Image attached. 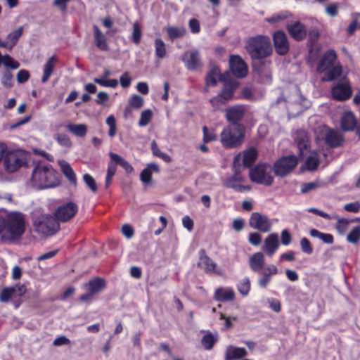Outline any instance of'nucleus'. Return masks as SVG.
Returning <instances> with one entry per match:
<instances>
[{
	"label": "nucleus",
	"instance_id": "2f4dec72",
	"mask_svg": "<svg viewBox=\"0 0 360 360\" xmlns=\"http://www.w3.org/2000/svg\"><path fill=\"white\" fill-rule=\"evenodd\" d=\"M66 129L78 137H84L87 132V127L84 124H68Z\"/></svg>",
	"mask_w": 360,
	"mask_h": 360
},
{
	"label": "nucleus",
	"instance_id": "393cba45",
	"mask_svg": "<svg viewBox=\"0 0 360 360\" xmlns=\"http://www.w3.org/2000/svg\"><path fill=\"white\" fill-rule=\"evenodd\" d=\"M94 43L96 47L103 51L109 50V46L107 42V37L97 25L93 26Z\"/></svg>",
	"mask_w": 360,
	"mask_h": 360
},
{
	"label": "nucleus",
	"instance_id": "2eb2a0df",
	"mask_svg": "<svg viewBox=\"0 0 360 360\" xmlns=\"http://www.w3.org/2000/svg\"><path fill=\"white\" fill-rule=\"evenodd\" d=\"M273 41L276 53L281 56L285 55L290 49L288 37L283 31L278 30L273 34Z\"/></svg>",
	"mask_w": 360,
	"mask_h": 360
},
{
	"label": "nucleus",
	"instance_id": "338daca9",
	"mask_svg": "<svg viewBox=\"0 0 360 360\" xmlns=\"http://www.w3.org/2000/svg\"><path fill=\"white\" fill-rule=\"evenodd\" d=\"M151 176L152 173L149 168H148L147 167L141 172L140 174V179L141 181L145 184H147L150 182Z\"/></svg>",
	"mask_w": 360,
	"mask_h": 360
},
{
	"label": "nucleus",
	"instance_id": "473e14b6",
	"mask_svg": "<svg viewBox=\"0 0 360 360\" xmlns=\"http://www.w3.org/2000/svg\"><path fill=\"white\" fill-rule=\"evenodd\" d=\"M109 156L115 164L120 165L127 173H131L133 172L134 169L132 166L120 155L112 152H110Z\"/></svg>",
	"mask_w": 360,
	"mask_h": 360
},
{
	"label": "nucleus",
	"instance_id": "e433bc0d",
	"mask_svg": "<svg viewBox=\"0 0 360 360\" xmlns=\"http://www.w3.org/2000/svg\"><path fill=\"white\" fill-rule=\"evenodd\" d=\"M319 163V157L316 151L311 152L305 161L306 167L310 171L316 169Z\"/></svg>",
	"mask_w": 360,
	"mask_h": 360
},
{
	"label": "nucleus",
	"instance_id": "6ab92c4d",
	"mask_svg": "<svg viewBox=\"0 0 360 360\" xmlns=\"http://www.w3.org/2000/svg\"><path fill=\"white\" fill-rule=\"evenodd\" d=\"M279 248L278 236L276 233L269 234L264 241L262 250L271 257Z\"/></svg>",
	"mask_w": 360,
	"mask_h": 360
},
{
	"label": "nucleus",
	"instance_id": "a878e982",
	"mask_svg": "<svg viewBox=\"0 0 360 360\" xmlns=\"http://www.w3.org/2000/svg\"><path fill=\"white\" fill-rule=\"evenodd\" d=\"M341 127L344 131H351L356 127V118L351 111L345 112L341 117Z\"/></svg>",
	"mask_w": 360,
	"mask_h": 360
},
{
	"label": "nucleus",
	"instance_id": "39448f33",
	"mask_svg": "<svg viewBox=\"0 0 360 360\" xmlns=\"http://www.w3.org/2000/svg\"><path fill=\"white\" fill-rule=\"evenodd\" d=\"M245 128L241 124H229L220 134L221 143L226 148H236L242 144Z\"/></svg>",
	"mask_w": 360,
	"mask_h": 360
},
{
	"label": "nucleus",
	"instance_id": "5fc2aeb1",
	"mask_svg": "<svg viewBox=\"0 0 360 360\" xmlns=\"http://www.w3.org/2000/svg\"><path fill=\"white\" fill-rule=\"evenodd\" d=\"M233 171L234 174L227 180H233L236 182H241L243 181V177L241 175L242 171L244 169L243 167H240V165L237 166L235 165V162H233Z\"/></svg>",
	"mask_w": 360,
	"mask_h": 360
},
{
	"label": "nucleus",
	"instance_id": "79ce46f5",
	"mask_svg": "<svg viewBox=\"0 0 360 360\" xmlns=\"http://www.w3.org/2000/svg\"><path fill=\"white\" fill-rule=\"evenodd\" d=\"M1 82L2 85L10 89L13 86V75L9 70H6L1 76Z\"/></svg>",
	"mask_w": 360,
	"mask_h": 360
},
{
	"label": "nucleus",
	"instance_id": "e2e57ef3",
	"mask_svg": "<svg viewBox=\"0 0 360 360\" xmlns=\"http://www.w3.org/2000/svg\"><path fill=\"white\" fill-rule=\"evenodd\" d=\"M262 241V236L260 233L257 232L251 233L249 234L248 236V242L254 245V246H258Z\"/></svg>",
	"mask_w": 360,
	"mask_h": 360
},
{
	"label": "nucleus",
	"instance_id": "f257e3e1",
	"mask_svg": "<svg viewBox=\"0 0 360 360\" xmlns=\"http://www.w3.org/2000/svg\"><path fill=\"white\" fill-rule=\"evenodd\" d=\"M25 217L20 212L0 211V235L19 239L25 231Z\"/></svg>",
	"mask_w": 360,
	"mask_h": 360
},
{
	"label": "nucleus",
	"instance_id": "4468645a",
	"mask_svg": "<svg viewBox=\"0 0 360 360\" xmlns=\"http://www.w3.org/2000/svg\"><path fill=\"white\" fill-rule=\"evenodd\" d=\"M257 158V150L256 148L252 147L238 154L235 158L233 162L237 166L240 165L244 169L250 167L256 160Z\"/></svg>",
	"mask_w": 360,
	"mask_h": 360
},
{
	"label": "nucleus",
	"instance_id": "37998d69",
	"mask_svg": "<svg viewBox=\"0 0 360 360\" xmlns=\"http://www.w3.org/2000/svg\"><path fill=\"white\" fill-rule=\"evenodd\" d=\"M17 292V290L15 287H7L4 288L1 292L0 295V300L2 302H7L11 299L13 297L15 296V293Z\"/></svg>",
	"mask_w": 360,
	"mask_h": 360
},
{
	"label": "nucleus",
	"instance_id": "6e6d98bb",
	"mask_svg": "<svg viewBox=\"0 0 360 360\" xmlns=\"http://www.w3.org/2000/svg\"><path fill=\"white\" fill-rule=\"evenodd\" d=\"M129 104L132 108L139 109L143 105V98L141 96L133 95L129 101Z\"/></svg>",
	"mask_w": 360,
	"mask_h": 360
},
{
	"label": "nucleus",
	"instance_id": "680f3d73",
	"mask_svg": "<svg viewBox=\"0 0 360 360\" xmlns=\"http://www.w3.org/2000/svg\"><path fill=\"white\" fill-rule=\"evenodd\" d=\"M300 247L302 252L307 255H311L313 252V248L309 240L307 238H302L301 239Z\"/></svg>",
	"mask_w": 360,
	"mask_h": 360
},
{
	"label": "nucleus",
	"instance_id": "cd10ccee",
	"mask_svg": "<svg viewBox=\"0 0 360 360\" xmlns=\"http://www.w3.org/2000/svg\"><path fill=\"white\" fill-rule=\"evenodd\" d=\"M248 355L245 348L229 346L226 350L225 360L240 359Z\"/></svg>",
	"mask_w": 360,
	"mask_h": 360
},
{
	"label": "nucleus",
	"instance_id": "ddd939ff",
	"mask_svg": "<svg viewBox=\"0 0 360 360\" xmlns=\"http://www.w3.org/2000/svg\"><path fill=\"white\" fill-rule=\"evenodd\" d=\"M323 139L325 143L331 148H338L344 142V138L341 133L338 130L323 127L321 129Z\"/></svg>",
	"mask_w": 360,
	"mask_h": 360
},
{
	"label": "nucleus",
	"instance_id": "b1692460",
	"mask_svg": "<svg viewBox=\"0 0 360 360\" xmlns=\"http://www.w3.org/2000/svg\"><path fill=\"white\" fill-rule=\"evenodd\" d=\"M245 109L241 105L231 107L226 110V117L230 124H240L244 115Z\"/></svg>",
	"mask_w": 360,
	"mask_h": 360
},
{
	"label": "nucleus",
	"instance_id": "6e6552de",
	"mask_svg": "<svg viewBox=\"0 0 360 360\" xmlns=\"http://www.w3.org/2000/svg\"><path fill=\"white\" fill-rule=\"evenodd\" d=\"M297 162V158L295 155L283 156L274 162V172L278 176H285L293 170Z\"/></svg>",
	"mask_w": 360,
	"mask_h": 360
},
{
	"label": "nucleus",
	"instance_id": "c756f323",
	"mask_svg": "<svg viewBox=\"0 0 360 360\" xmlns=\"http://www.w3.org/2000/svg\"><path fill=\"white\" fill-rule=\"evenodd\" d=\"M218 80L224 81V77L220 74L219 69L217 67H213L205 78L207 87L209 86H216Z\"/></svg>",
	"mask_w": 360,
	"mask_h": 360
},
{
	"label": "nucleus",
	"instance_id": "a211bd4d",
	"mask_svg": "<svg viewBox=\"0 0 360 360\" xmlns=\"http://www.w3.org/2000/svg\"><path fill=\"white\" fill-rule=\"evenodd\" d=\"M290 35L296 41H302L307 36L306 27L300 21H295L286 26Z\"/></svg>",
	"mask_w": 360,
	"mask_h": 360
},
{
	"label": "nucleus",
	"instance_id": "0e129e2a",
	"mask_svg": "<svg viewBox=\"0 0 360 360\" xmlns=\"http://www.w3.org/2000/svg\"><path fill=\"white\" fill-rule=\"evenodd\" d=\"M344 210L349 212L357 213L360 210V203L355 201L344 205Z\"/></svg>",
	"mask_w": 360,
	"mask_h": 360
},
{
	"label": "nucleus",
	"instance_id": "4c0bfd02",
	"mask_svg": "<svg viewBox=\"0 0 360 360\" xmlns=\"http://www.w3.org/2000/svg\"><path fill=\"white\" fill-rule=\"evenodd\" d=\"M309 235L313 238H317L326 244L330 245L333 243V236L330 233H326L313 229L310 230Z\"/></svg>",
	"mask_w": 360,
	"mask_h": 360
},
{
	"label": "nucleus",
	"instance_id": "0eeeda50",
	"mask_svg": "<svg viewBox=\"0 0 360 360\" xmlns=\"http://www.w3.org/2000/svg\"><path fill=\"white\" fill-rule=\"evenodd\" d=\"M271 170L272 168L270 165L259 163L250 169L249 176L252 181L269 186L274 182Z\"/></svg>",
	"mask_w": 360,
	"mask_h": 360
},
{
	"label": "nucleus",
	"instance_id": "9b49d317",
	"mask_svg": "<svg viewBox=\"0 0 360 360\" xmlns=\"http://www.w3.org/2000/svg\"><path fill=\"white\" fill-rule=\"evenodd\" d=\"M78 206L73 202L64 203L56 210L55 217L57 221L66 222L70 220L77 212Z\"/></svg>",
	"mask_w": 360,
	"mask_h": 360
},
{
	"label": "nucleus",
	"instance_id": "864d4df0",
	"mask_svg": "<svg viewBox=\"0 0 360 360\" xmlns=\"http://www.w3.org/2000/svg\"><path fill=\"white\" fill-rule=\"evenodd\" d=\"M153 115V112L150 110H145L141 114L139 121V125L140 127L146 126L150 121Z\"/></svg>",
	"mask_w": 360,
	"mask_h": 360
},
{
	"label": "nucleus",
	"instance_id": "f704fd0d",
	"mask_svg": "<svg viewBox=\"0 0 360 360\" xmlns=\"http://www.w3.org/2000/svg\"><path fill=\"white\" fill-rule=\"evenodd\" d=\"M167 32L169 38L174 41L184 37L186 33V30L184 27L169 26L167 28Z\"/></svg>",
	"mask_w": 360,
	"mask_h": 360
},
{
	"label": "nucleus",
	"instance_id": "f8f14e48",
	"mask_svg": "<svg viewBox=\"0 0 360 360\" xmlns=\"http://www.w3.org/2000/svg\"><path fill=\"white\" fill-rule=\"evenodd\" d=\"M332 96L335 100L346 101L352 96V89L349 81L346 78L341 79L331 90Z\"/></svg>",
	"mask_w": 360,
	"mask_h": 360
},
{
	"label": "nucleus",
	"instance_id": "423d86ee",
	"mask_svg": "<svg viewBox=\"0 0 360 360\" xmlns=\"http://www.w3.org/2000/svg\"><path fill=\"white\" fill-rule=\"evenodd\" d=\"M33 227L36 232L43 236H51L60 229L58 221L50 214H41L33 217Z\"/></svg>",
	"mask_w": 360,
	"mask_h": 360
},
{
	"label": "nucleus",
	"instance_id": "c85d7f7f",
	"mask_svg": "<svg viewBox=\"0 0 360 360\" xmlns=\"http://www.w3.org/2000/svg\"><path fill=\"white\" fill-rule=\"evenodd\" d=\"M56 62L57 57L56 55H53L50 57L44 64L43 68V76L41 77V82L43 84L46 83L52 75Z\"/></svg>",
	"mask_w": 360,
	"mask_h": 360
},
{
	"label": "nucleus",
	"instance_id": "c03bdc74",
	"mask_svg": "<svg viewBox=\"0 0 360 360\" xmlns=\"http://www.w3.org/2000/svg\"><path fill=\"white\" fill-rule=\"evenodd\" d=\"M1 63L7 68L16 70L20 67V63L11 56L6 54L1 58Z\"/></svg>",
	"mask_w": 360,
	"mask_h": 360
},
{
	"label": "nucleus",
	"instance_id": "f03ea898",
	"mask_svg": "<svg viewBox=\"0 0 360 360\" xmlns=\"http://www.w3.org/2000/svg\"><path fill=\"white\" fill-rule=\"evenodd\" d=\"M31 183L33 187L38 189H46L57 186L60 180L58 173L51 165L39 164L32 172Z\"/></svg>",
	"mask_w": 360,
	"mask_h": 360
},
{
	"label": "nucleus",
	"instance_id": "4d7b16f0",
	"mask_svg": "<svg viewBox=\"0 0 360 360\" xmlns=\"http://www.w3.org/2000/svg\"><path fill=\"white\" fill-rule=\"evenodd\" d=\"M319 187V181L304 183L301 185V192L302 193H307L310 191L316 190Z\"/></svg>",
	"mask_w": 360,
	"mask_h": 360
},
{
	"label": "nucleus",
	"instance_id": "603ef678",
	"mask_svg": "<svg viewBox=\"0 0 360 360\" xmlns=\"http://www.w3.org/2000/svg\"><path fill=\"white\" fill-rule=\"evenodd\" d=\"M55 139L61 146L70 148L72 146L70 139L65 134H57L55 136Z\"/></svg>",
	"mask_w": 360,
	"mask_h": 360
},
{
	"label": "nucleus",
	"instance_id": "dca6fc26",
	"mask_svg": "<svg viewBox=\"0 0 360 360\" xmlns=\"http://www.w3.org/2000/svg\"><path fill=\"white\" fill-rule=\"evenodd\" d=\"M229 67L232 74L238 78H243L248 73V67L244 60L238 55H233L229 59Z\"/></svg>",
	"mask_w": 360,
	"mask_h": 360
},
{
	"label": "nucleus",
	"instance_id": "c9c22d12",
	"mask_svg": "<svg viewBox=\"0 0 360 360\" xmlns=\"http://www.w3.org/2000/svg\"><path fill=\"white\" fill-rule=\"evenodd\" d=\"M154 46H155V56L158 59H162L166 57V56H167L166 44L162 39H160V38L155 39V41H154Z\"/></svg>",
	"mask_w": 360,
	"mask_h": 360
},
{
	"label": "nucleus",
	"instance_id": "bf43d9fd",
	"mask_svg": "<svg viewBox=\"0 0 360 360\" xmlns=\"http://www.w3.org/2000/svg\"><path fill=\"white\" fill-rule=\"evenodd\" d=\"M289 15L290 13L288 11H282L271 16L266 20L270 23H275L287 18Z\"/></svg>",
	"mask_w": 360,
	"mask_h": 360
},
{
	"label": "nucleus",
	"instance_id": "bb28decb",
	"mask_svg": "<svg viewBox=\"0 0 360 360\" xmlns=\"http://www.w3.org/2000/svg\"><path fill=\"white\" fill-rule=\"evenodd\" d=\"M235 298V292L231 288H219L215 290L214 299L219 302L232 301Z\"/></svg>",
	"mask_w": 360,
	"mask_h": 360
},
{
	"label": "nucleus",
	"instance_id": "ea45409f",
	"mask_svg": "<svg viewBox=\"0 0 360 360\" xmlns=\"http://www.w3.org/2000/svg\"><path fill=\"white\" fill-rule=\"evenodd\" d=\"M217 341V337L210 333L205 335L202 340L201 344L206 350H210L213 348L215 342Z\"/></svg>",
	"mask_w": 360,
	"mask_h": 360
},
{
	"label": "nucleus",
	"instance_id": "72a5a7b5",
	"mask_svg": "<svg viewBox=\"0 0 360 360\" xmlns=\"http://www.w3.org/2000/svg\"><path fill=\"white\" fill-rule=\"evenodd\" d=\"M200 253V262L199 263V265L204 266L207 272H214L217 266V264L205 254L204 250H201Z\"/></svg>",
	"mask_w": 360,
	"mask_h": 360
},
{
	"label": "nucleus",
	"instance_id": "3c124183",
	"mask_svg": "<svg viewBox=\"0 0 360 360\" xmlns=\"http://www.w3.org/2000/svg\"><path fill=\"white\" fill-rule=\"evenodd\" d=\"M358 29H360V13L353 15V20L348 27L347 32L349 34H352Z\"/></svg>",
	"mask_w": 360,
	"mask_h": 360
},
{
	"label": "nucleus",
	"instance_id": "412c9836",
	"mask_svg": "<svg viewBox=\"0 0 360 360\" xmlns=\"http://www.w3.org/2000/svg\"><path fill=\"white\" fill-rule=\"evenodd\" d=\"M294 139L297 145L300 155L304 156L309 146V139L307 133L304 130L299 129L295 131Z\"/></svg>",
	"mask_w": 360,
	"mask_h": 360
},
{
	"label": "nucleus",
	"instance_id": "aec40b11",
	"mask_svg": "<svg viewBox=\"0 0 360 360\" xmlns=\"http://www.w3.org/2000/svg\"><path fill=\"white\" fill-rule=\"evenodd\" d=\"M4 167L8 172L17 171L23 164V160L15 153H6L4 158Z\"/></svg>",
	"mask_w": 360,
	"mask_h": 360
},
{
	"label": "nucleus",
	"instance_id": "7c9ffc66",
	"mask_svg": "<svg viewBox=\"0 0 360 360\" xmlns=\"http://www.w3.org/2000/svg\"><path fill=\"white\" fill-rule=\"evenodd\" d=\"M238 83L236 81H224V88L219 94L225 101L232 98L234 90L238 87Z\"/></svg>",
	"mask_w": 360,
	"mask_h": 360
},
{
	"label": "nucleus",
	"instance_id": "5701e85b",
	"mask_svg": "<svg viewBox=\"0 0 360 360\" xmlns=\"http://www.w3.org/2000/svg\"><path fill=\"white\" fill-rule=\"evenodd\" d=\"M278 273V268L274 264L266 266L262 272V277L258 279V285L261 288H266L271 280V276Z\"/></svg>",
	"mask_w": 360,
	"mask_h": 360
},
{
	"label": "nucleus",
	"instance_id": "8fccbe9b",
	"mask_svg": "<svg viewBox=\"0 0 360 360\" xmlns=\"http://www.w3.org/2000/svg\"><path fill=\"white\" fill-rule=\"evenodd\" d=\"M94 82L103 86L115 88L117 86L118 82L114 79L95 78Z\"/></svg>",
	"mask_w": 360,
	"mask_h": 360
},
{
	"label": "nucleus",
	"instance_id": "de8ad7c7",
	"mask_svg": "<svg viewBox=\"0 0 360 360\" xmlns=\"http://www.w3.org/2000/svg\"><path fill=\"white\" fill-rule=\"evenodd\" d=\"M142 37V30L139 23L136 21L133 24V32L131 36V40L136 45L140 44L141 39Z\"/></svg>",
	"mask_w": 360,
	"mask_h": 360
},
{
	"label": "nucleus",
	"instance_id": "09e8293b",
	"mask_svg": "<svg viewBox=\"0 0 360 360\" xmlns=\"http://www.w3.org/2000/svg\"><path fill=\"white\" fill-rule=\"evenodd\" d=\"M360 240V226H356L352 229L347 236V242L356 244Z\"/></svg>",
	"mask_w": 360,
	"mask_h": 360
},
{
	"label": "nucleus",
	"instance_id": "a18cd8bd",
	"mask_svg": "<svg viewBox=\"0 0 360 360\" xmlns=\"http://www.w3.org/2000/svg\"><path fill=\"white\" fill-rule=\"evenodd\" d=\"M238 290L243 296L248 295L250 290V281L248 277L242 279L237 285Z\"/></svg>",
	"mask_w": 360,
	"mask_h": 360
},
{
	"label": "nucleus",
	"instance_id": "20e7f679",
	"mask_svg": "<svg viewBox=\"0 0 360 360\" xmlns=\"http://www.w3.org/2000/svg\"><path fill=\"white\" fill-rule=\"evenodd\" d=\"M245 47L252 59L266 58L272 53L270 39L264 35H257L249 38Z\"/></svg>",
	"mask_w": 360,
	"mask_h": 360
},
{
	"label": "nucleus",
	"instance_id": "f3484780",
	"mask_svg": "<svg viewBox=\"0 0 360 360\" xmlns=\"http://www.w3.org/2000/svg\"><path fill=\"white\" fill-rule=\"evenodd\" d=\"M181 60L185 67L192 71L198 70L202 65L200 53L197 50L185 52L181 56Z\"/></svg>",
	"mask_w": 360,
	"mask_h": 360
},
{
	"label": "nucleus",
	"instance_id": "1a4fd4ad",
	"mask_svg": "<svg viewBox=\"0 0 360 360\" xmlns=\"http://www.w3.org/2000/svg\"><path fill=\"white\" fill-rule=\"evenodd\" d=\"M249 226L262 233H268L271 230L272 222L266 215L255 212L249 219Z\"/></svg>",
	"mask_w": 360,
	"mask_h": 360
},
{
	"label": "nucleus",
	"instance_id": "69168bd1",
	"mask_svg": "<svg viewBox=\"0 0 360 360\" xmlns=\"http://www.w3.org/2000/svg\"><path fill=\"white\" fill-rule=\"evenodd\" d=\"M30 77V72L26 70H20L17 74V81L19 84L26 82Z\"/></svg>",
	"mask_w": 360,
	"mask_h": 360
},
{
	"label": "nucleus",
	"instance_id": "49530a36",
	"mask_svg": "<svg viewBox=\"0 0 360 360\" xmlns=\"http://www.w3.org/2000/svg\"><path fill=\"white\" fill-rule=\"evenodd\" d=\"M151 150L153 155L162 159L165 162H169L171 161V158L167 154L162 153L158 148L157 143L153 141L151 143Z\"/></svg>",
	"mask_w": 360,
	"mask_h": 360
},
{
	"label": "nucleus",
	"instance_id": "052dcab7",
	"mask_svg": "<svg viewBox=\"0 0 360 360\" xmlns=\"http://www.w3.org/2000/svg\"><path fill=\"white\" fill-rule=\"evenodd\" d=\"M349 223V221L346 219H339L335 226L338 232L341 235L345 234L347 230Z\"/></svg>",
	"mask_w": 360,
	"mask_h": 360
},
{
	"label": "nucleus",
	"instance_id": "4be33fe9",
	"mask_svg": "<svg viewBox=\"0 0 360 360\" xmlns=\"http://www.w3.org/2000/svg\"><path fill=\"white\" fill-rule=\"evenodd\" d=\"M248 264L250 269L255 273L260 274L262 270L264 271L266 266L264 253L257 252L252 254L249 258Z\"/></svg>",
	"mask_w": 360,
	"mask_h": 360
},
{
	"label": "nucleus",
	"instance_id": "9d476101",
	"mask_svg": "<svg viewBox=\"0 0 360 360\" xmlns=\"http://www.w3.org/2000/svg\"><path fill=\"white\" fill-rule=\"evenodd\" d=\"M105 288V281L104 279L96 277L90 280L84 284V289L87 291L80 297V300L83 302L90 300L95 295L99 293Z\"/></svg>",
	"mask_w": 360,
	"mask_h": 360
},
{
	"label": "nucleus",
	"instance_id": "774afa93",
	"mask_svg": "<svg viewBox=\"0 0 360 360\" xmlns=\"http://www.w3.org/2000/svg\"><path fill=\"white\" fill-rule=\"evenodd\" d=\"M326 13L331 17L336 16L338 13V5L335 4H329L326 8Z\"/></svg>",
	"mask_w": 360,
	"mask_h": 360
},
{
	"label": "nucleus",
	"instance_id": "a19ab883",
	"mask_svg": "<svg viewBox=\"0 0 360 360\" xmlns=\"http://www.w3.org/2000/svg\"><path fill=\"white\" fill-rule=\"evenodd\" d=\"M22 32H23V27H19L17 30L9 33L7 35V40L10 44L9 50H11L13 49V47L16 44L19 38L22 36Z\"/></svg>",
	"mask_w": 360,
	"mask_h": 360
},
{
	"label": "nucleus",
	"instance_id": "7ed1b4c3",
	"mask_svg": "<svg viewBox=\"0 0 360 360\" xmlns=\"http://www.w3.org/2000/svg\"><path fill=\"white\" fill-rule=\"evenodd\" d=\"M317 71L323 73L321 80L323 82H331L338 79L342 75V66L337 61V54L333 49L324 53L320 60Z\"/></svg>",
	"mask_w": 360,
	"mask_h": 360
},
{
	"label": "nucleus",
	"instance_id": "58836bf2",
	"mask_svg": "<svg viewBox=\"0 0 360 360\" xmlns=\"http://www.w3.org/2000/svg\"><path fill=\"white\" fill-rule=\"evenodd\" d=\"M60 167L64 175L68 179V180L72 184L76 185V175L70 165L68 162L63 161V162L60 163Z\"/></svg>",
	"mask_w": 360,
	"mask_h": 360
},
{
	"label": "nucleus",
	"instance_id": "13d9d810",
	"mask_svg": "<svg viewBox=\"0 0 360 360\" xmlns=\"http://www.w3.org/2000/svg\"><path fill=\"white\" fill-rule=\"evenodd\" d=\"M83 179L86 186L91 190L92 192L96 193L97 191V185L94 179L89 174L83 175Z\"/></svg>",
	"mask_w": 360,
	"mask_h": 360
}]
</instances>
